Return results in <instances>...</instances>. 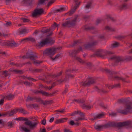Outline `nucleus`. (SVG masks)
I'll return each mask as SVG.
<instances>
[{
    "label": "nucleus",
    "mask_w": 132,
    "mask_h": 132,
    "mask_svg": "<svg viewBox=\"0 0 132 132\" xmlns=\"http://www.w3.org/2000/svg\"><path fill=\"white\" fill-rule=\"evenodd\" d=\"M124 127H127V128H132V121L128 120L118 122L109 121L103 125L95 124L94 128L97 130L100 131L103 128L106 129L111 127H116L118 129H120Z\"/></svg>",
    "instance_id": "f257e3e1"
},
{
    "label": "nucleus",
    "mask_w": 132,
    "mask_h": 132,
    "mask_svg": "<svg viewBox=\"0 0 132 132\" xmlns=\"http://www.w3.org/2000/svg\"><path fill=\"white\" fill-rule=\"evenodd\" d=\"M129 97L124 99V103L126 104V107L123 109H118L117 110L118 113L123 115L132 113V106L130 103L131 101L128 99Z\"/></svg>",
    "instance_id": "f03ea898"
},
{
    "label": "nucleus",
    "mask_w": 132,
    "mask_h": 132,
    "mask_svg": "<svg viewBox=\"0 0 132 132\" xmlns=\"http://www.w3.org/2000/svg\"><path fill=\"white\" fill-rule=\"evenodd\" d=\"M105 71L107 73L109 74V79L112 80H121L122 81L128 82L126 80V78H123L118 76H115L114 75L117 73V72L114 71H110V70L105 69Z\"/></svg>",
    "instance_id": "7ed1b4c3"
},
{
    "label": "nucleus",
    "mask_w": 132,
    "mask_h": 132,
    "mask_svg": "<svg viewBox=\"0 0 132 132\" xmlns=\"http://www.w3.org/2000/svg\"><path fill=\"white\" fill-rule=\"evenodd\" d=\"M30 90L35 94H37L39 93H41L44 96L49 97L53 96L54 95V94L58 92V90H56L53 92L52 93L50 94L48 92L44 91L43 90H37L31 89Z\"/></svg>",
    "instance_id": "20e7f679"
},
{
    "label": "nucleus",
    "mask_w": 132,
    "mask_h": 132,
    "mask_svg": "<svg viewBox=\"0 0 132 132\" xmlns=\"http://www.w3.org/2000/svg\"><path fill=\"white\" fill-rule=\"evenodd\" d=\"M78 17L79 16L78 15H75L73 19L67 21L64 23H62V26L63 27H68L75 26L76 24L77 19Z\"/></svg>",
    "instance_id": "39448f33"
},
{
    "label": "nucleus",
    "mask_w": 132,
    "mask_h": 132,
    "mask_svg": "<svg viewBox=\"0 0 132 132\" xmlns=\"http://www.w3.org/2000/svg\"><path fill=\"white\" fill-rule=\"evenodd\" d=\"M54 42L55 41L52 39L47 38L41 41L38 43V44L36 45V46L38 47H42L47 44L52 45L54 44Z\"/></svg>",
    "instance_id": "423d86ee"
},
{
    "label": "nucleus",
    "mask_w": 132,
    "mask_h": 132,
    "mask_svg": "<svg viewBox=\"0 0 132 132\" xmlns=\"http://www.w3.org/2000/svg\"><path fill=\"white\" fill-rule=\"evenodd\" d=\"M61 47L55 48L53 47L47 48L43 52V54L46 55L52 56L55 53V52L57 49H60Z\"/></svg>",
    "instance_id": "0eeeda50"
},
{
    "label": "nucleus",
    "mask_w": 132,
    "mask_h": 132,
    "mask_svg": "<svg viewBox=\"0 0 132 132\" xmlns=\"http://www.w3.org/2000/svg\"><path fill=\"white\" fill-rule=\"evenodd\" d=\"M37 55L34 54L31 51H28L26 53V55L22 57L23 59H29L30 60H34L35 58H37Z\"/></svg>",
    "instance_id": "6e6552de"
},
{
    "label": "nucleus",
    "mask_w": 132,
    "mask_h": 132,
    "mask_svg": "<svg viewBox=\"0 0 132 132\" xmlns=\"http://www.w3.org/2000/svg\"><path fill=\"white\" fill-rule=\"evenodd\" d=\"M79 53V50H70L69 52V55L72 57H73L75 59L78 60L80 63L83 62L82 60L78 57L76 56V54Z\"/></svg>",
    "instance_id": "1a4fd4ad"
},
{
    "label": "nucleus",
    "mask_w": 132,
    "mask_h": 132,
    "mask_svg": "<svg viewBox=\"0 0 132 132\" xmlns=\"http://www.w3.org/2000/svg\"><path fill=\"white\" fill-rule=\"evenodd\" d=\"M44 12V10L43 8H36L34 10L32 14V15L33 17H35L37 15H40L43 14Z\"/></svg>",
    "instance_id": "9d476101"
},
{
    "label": "nucleus",
    "mask_w": 132,
    "mask_h": 132,
    "mask_svg": "<svg viewBox=\"0 0 132 132\" xmlns=\"http://www.w3.org/2000/svg\"><path fill=\"white\" fill-rule=\"evenodd\" d=\"M39 122L36 120L32 121V122H31L30 121H26L24 123V124L29 126L31 128H35L37 125L38 123Z\"/></svg>",
    "instance_id": "9b49d317"
},
{
    "label": "nucleus",
    "mask_w": 132,
    "mask_h": 132,
    "mask_svg": "<svg viewBox=\"0 0 132 132\" xmlns=\"http://www.w3.org/2000/svg\"><path fill=\"white\" fill-rule=\"evenodd\" d=\"M98 41H95L91 43H88L87 44L84 45V47L85 49L86 50H91L92 48L96 45L98 43Z\"/></svg>",
    "instance_id": "f8f14e48"
},
{
    "label": "nucleus",
    "mask_w": 132,
    "mask_h": 132,
    "mask_svg": "<svg viewBox=\"0 0 132 132\" xmlns=\"http://www.w3.org/2000/svg\"><path fill=\"white\" fill-rule=\"evenodd\" d=\"M110 59L114 61V65H117V63H118L123 61V59L121 57L116 55L111 57Z\"/></svg>",
    "instance_id": "ddd939ff"
},
{
    "label": "nucleus",
    "mask_w": 132,
    "mask_h": 132,
    "mask_svg": "<svg viewBox=\"0 0 132 132\" xmlns=\"http://www.w3.org/2000/svg\"><path fill=\"white\" fill-rule=\"evenodd\" d=\"M105 115V114L103 112L99 113L93 116V118H91L90 120L91 121H94L103 118Z\"/></svg>",
    "instance_id": "4468645a"
},
{
    "label": "nucleus",
    "mask_w": 132,
    "mask_h": 132,
    "mask_svg": "<svg viewBox=\"0 0 132 132\" xmlns=\"http://www.w3.org/2000/svg\"><path fill=\"white\" fill-rule=\"evenodd\" d=\"M35 100L36 102H40L41 98L40 97H37L36 96L31 97L28 96L27 98L26 101L29 102L30 101H33Z\"/></svg>",
    "instance_id": "2eb2a0df"
},
{
    "label": "nucleus",
    "mask_w": 132,
    "mask_h": 132,
    "mask_svg": "<svg viewBox=\"0 0 132 132\" xmlns=\"http://www.w3.org/2000/svg\"><path fill=\"white\" fill-rule=\"evenodd\" d=\"M95 83V80L94 79H92L89 80L87 82L85 81L84 82H82V85L86 86H89L90 85L94 84Z\"/></svg>",
    "instance_id": "dca6fc26"
},
{
    "label": "nucleus",
    "mask_w": 132,
    "mask_h": 132,
    "mask_svg": "<svg viewBox=\"0 0 132 132\" xmlns=\"http://www.w3.org/2000/svg\"><path fill=\"white\" fill-rule=\"evenodd\" d=\"M13 110V111H14V112H13L14 114H16L17 111H18L24 114H26L28 113L27 111L24 109L22 108L18 109H15Z\"/></svg>",
    "instance_id": "f3484780"
},
{
    "label": "nucleus",
    "mask_w": 132,
    "mask_h": 132,
    "mask_svg": "<svg viewBox=\"0 0 132 132\" xmlns=\"http://www.w3.org/2000/svg\"><path fill=\"white\" fill-rule=\"evenodd\" d=\"M13 112H14V111H13V110H11L10 111H7L2 114V116L8 117L13 116H14Z\"/></svg>",
    "instance_id": "a211bd4d"
},
{
    "label": "nucleus",
    "mask_w": 132,
    "mask_h": 132,
    "mask_svg": "<svg viewBox=\"0 0 132 132\" xmlns=\"http://www.w3.org/2000/svg\"><path fill=\"white\" fill-rule=\"evenodd\" d=\"M128 8V4L126 3H123L120 5L119 7V9L120 11L125 10Z\"/></svg>",
    "instance_id": "6ab92c4d"
},
{
    "label": "nucleus",
    "mask_w": 132,
    "mask_h": 132,
    "mask_svg": "<svg viewBox=\"0 0 132 132\" xmlns=\"http://www.w3.org/2000/svg\"><path fill=\"white\" fill-rule=\"evenodd\" d=\"M102 57L104 56L107 55H110L113 54L114 53L113 52L110 51H108L105 50H103L102 49Z\"/></svg>",
    "instance_id": "aec40b11"
},
{
    "label": "nucleus",
    "mask_w": 132,
    "mask_h": 132,
    "mask_svg": "<svg viewBox=\"0 0 132 132\" xmlns=\"http://www.w3.org/2000/svg\"><path fill=\"white\" fill-rule=\"evenodd\" d=\"M77 8V6H74L73 8L71 9L70 11L65 14V15L68 14L69 16H71L74 14Z\"/></svg>",
    "instance_id": "412c9836"
},
{
    "label": "nucleus",
    "mask_w": 132,
    "mask_h": 132,
    "mask_svg": "<svg viewBox=\"0 0 132 132\" xmlns=\"http://www.w3.org/2000/svg\"><path fill=\"white\" fill-rule=\"evenodd\" d=\"M20 44L15 43L14 41H9V46L11 47H16L19 46Z\"/></svg>",
    "instance_id": "4be33fe9"
},
{
    "label": "nucleus",
    "mask_w": 132,
    "mask_h": 132,
    "mask_svg": "<svg viewBox=\"0 0 132 132\" xmlns=\"http://www.w3.org/2000/svg\"><path fill=\"white\" fill-rule=\"evenodd\" d=\"M102 49H99L96 52L95 54L91 55V57H95L96 55L97 56H100L102 57Z\"/></svg>",
    "instance_id": "5701e85b"
},
{
    "label": "nucleus",
    "mask_w": 132,
    "mask_h": 132,
    "mask_svg": "<svg viewBox=\"0 0 132 132\" xmlns=\"http://www.w3.org/2000/svg\"><path fill=\"white\" fill-rule=\"evenodd\" d=\"M67 118H61V119H57L55 121V123L57 124L60 123H63L65 121H66L68 119Z\"/></svg>",
    "instance_id": "b1692460"
},
{
    "label": "nucleus",
    "mask_w": 132,
    "mask_h": 132,
    "mask_svg": "<svg viewBox=\"0 0 132 132\" xmlns=\"http://www.w3.org/2000/svg\"><path fill=\"white\" fill-rule=\"evenodd\" d=\"M41 104H43L44 105L48 104H51L53 103V101L52 100L44 101L42 100L41 98V100L40 102Z\"/></svg>",
    "instance_id": "393cba45"
},
{
    "label": "nucleus",
    "mask_w": 132,
    "mask_h": 132,
    "mask_svg": "<svg viewBox=\"0 0 132 132\" xmlns=\"http://www.w3.org/2000/svg\"><path fill=\"white\" fill-rule=\"evenodd\" d=\"M34 0H23L22 2L23 3L26 4L27 5L31 6L32 5V2Z\"/></svg>",
    "instance_id": "a878e982"
},
{
    "label": "nucleus",
    "mask_w": 132,
    "mask_h": 132,
    "mask_svg": "<svg viewBox=\"0 0 132 132\" xmlns=\"http://www.w3.org/2000/svg\"><path fill=\"white\" fill-rule=\"evenodd\" d=\"M66 9V8L65 7H63L60 9L54 10L53 11L54 13L61 12L65 11Z\"/></svg>",
    "instance_id": "bb28decb"
},
{
    "label": "nucleus",
    "mask_w": 132,
    "mask_h": 132,
    "mask_svg": "<svg viewBox=\"0 0 132 132\" xmlns=\"http://www.w3.org/2000/svg\"><path fill=\"white\" fill-rule=\"evenodd\" d=\"M93 3V1L92 0H90L87 3L86 5L85 6L86 9H88L90 8Z\"/></svg>",
    "instance_id": "cd10ccee"
},
{
    "label": "nucleus",
    "mask_w": 132,
    "mask_h": 132,
    "mask_svg": "<svg viewBox=\"0 0 132 132\" xmlns=\"http://www.w3.org/2000/svg\"><path fill=\"white\" fill-rule=\"evenodd\" d=\"M80 106L83 109L89 110L91 109V106L86 105L85 103L83 104H81Z\"/></svg>",
    "instance_id": "c85d7f7f"
},
{
    "label": "nucleus",
    "mask_w": 132,
    "mask_h": 132,
    "mask_svg": "<svg viewBox=\"0 0 132 132\" xmlns=\"http://www.w3.org/2000/svg\"><path fill=\"white\" fill-rule=\"evenodd\" d=\"M14 95L11 94H10L6 96L5 98L8 100H12L14 98Z\"/></svg>",
    "instance_id": "c756f323"
},
{
    "label": "nucleus",
    "mask_w": 132,
    "mask_h": 132,
    "mask_svg": "<svg viewBox=\"0 0 132 132\" xmlns=\"http://www.w3.org/2000/svg\"><path fill=\"white\" fill-rule=\"evenodd\" d=\"M94 88L96 91L100 93H107V91H105L103 89H99L97 86H95Z\"/></svg>",
    "instance_id": "7c9ffc66"
},
{
    "label": "nucleus",
    "mask_w": 132,
    "mask_h": 132,
    "mask_svg": "<svg viewBox=\"0 0 132 132\" xmlns=\"http://www.w3.org/2000/svg\"><path fill=\"white\" fill-rule=\"evenodd\" d=\"M120 84H114L113 85H109L108 87V88H111V89L113 88H117L119 87H120Z\"/></svg>",
    "instance_id": "2f4dec72"
},
{
    "label": "nucleus",
    "mask_w": 132,
    "mask_h": 132,
    "mask_svg": "<svg viewBox=\"0 0 132 132\" xmlns=\"http://www.w3.org/2000/svg\"><path fill=\"white\" fill-rule=\"evenodd\" d=\"M119 46V43L117 42H115L111 45V47L112 48H116Z\"/></svg>",
    "instance_id": "473e14b6"
},
{
    "label": "nucleus",
    "mask_w": 132,
    "mask_h": 132,
    "mask_svg": "<svg viewBox=\"0 0 132 132\" xmlns=\"http://www.w3.org/2000/svg\"><path fill=\"white\" fill-rule=\"evenodd\" d=\"M20 20H22L24 23L29 22H30V20L25 18L22 17L20 18Z\"/></svg>",
    "instance_id": "72a5a7b5"
},
{
    "label": "nucleus",
    "mask_w": 132,
    "mask_h": 132,
    "mask_svg": "<svg viewBox=\"0 0 132 132\" xmlns=\"http://www.w3.org/2000/svg\"><path fill=\"white\" fill-rule=\"evenodd\" d=\"M95 29L94 27H86L84 28V29L86 31L88 30H93Z\"/></svg>",
    "instance_id": "f704fd0d"
},
{
    "label": "nucleus",
    "mask_w": 132,
    "mask_h": 132,
    "mask_svg": "<svg viewBox=\"0 0 132 132\" xmlns=\"http://www.w3.org/2000/svg\"><path fill=\"white\" fill-rule=\"evenodd\" d=\"M55 112H58L57 113V114H59V113H64L65 111L64 109H62L61 110H55Z\"/></svg>",
    "instance_id": "c9c22d12"
},
{
    "label": "nucleus",
    "mask_w": 132,
    "mask_h": 132,
    "mask_svg": "<svg viewBox=\"0 0 132 132\" xmlns=\"http://www.w3.org/2000/svg\"><path fill=\"white\" fill-rule=\"evenodd\" d=\"M35 58V59L34 60V64H35V65H37V64H39L40 63H42V61H39L37 60H35V59H37Z\"/></svg>",
    "instance_id": "e433bc0d"
},
{
    "label": "nucleus",
    "mask_w": 132,
    "mask_h": 132,
    "mask_svg": "<svg viewBox=\"0 0 132 132\" xmlns=\"http://www.w3.org/2000/svg\"><path fill=\"white\" fill-rule=\"evenodd\" d=\"M74 2L76 5L75 6H77V8L79 6L80 4V2H78V0H73Z\"/></svg>",
    "instance_id": "4c0bfd02"
},
{
    "label": "nucleus",
    "mask_w": 132,
    "mask_h": 132,
    "mask_svg": "<svg viewBox=\"0 0 132 132\" xmlns=\"http://www.w3.org/2000/svg\"><path fill=\"white\" fill-rule=\"evenodd\" d=\"M14 125V124L12 122H9L7 123V126L9 127L10 128H11Z\"/></svg>",
    "instance_id": "58836bf2"
},
{
    "label": "nucleus",
    "mask_w": 132,
    "mask_h": 132,
    "mask_svg": "<svg viewBox=\"0 0 132 132\" xmlns=\"http://www.w3.org/2000/svg\"><path fill=\"white\" fill-rule=\"evenodd\" d=\"M80 43V41L79 40L74 41L73 44L71 46H76L77 45H78Z\"/></svg>",
    "instance_id": "ea45409f"
},
{
    "label": "nucleus",
    "mask_w": 132,
    "mask_h": 132,
    "mask_svg": "<svg viewBox=\"0 0 132 132\" xmlns=\"http://www.w3.org/2000/svg\"><path fill=\"white\" fill-rule=\"evenodd\" d=\"M24 84L26 86H31L32 84V83H30V82H28V81H26L24 82Z\"/></svg>",
    "instance_id": "a19ab883"
},
{
    "label": "nucleus",
    "mask_w": 132,
    "mask_h": 132,
    "mask_svg": "<svg viewBox=\"0 0 132 132\" xmlns=\"http://www.w3.org/2000/svg\"><path fill=\"white\" fill-rule=\"evenodd\" d=\"M27 41H31L32 42H34L35 41V39L32 37H30L27 38Z\"/></svg>",
    "instance_id": "79ce46f5"
},
{
    "label": "nucleus",
    "mask_w": 132,
    "mask_h": 132,
    "mask_svg": "<svg viewBox=\"0 0 132 132\" xmlns=\"http://www.w3.org/2000/svg\"><path fill=\"white\" fill-rule=\"evenodd\" d=\"M27 30L26 29H24L20 31V34H25L27 32Z\"/></svg>",
    "instance_id": "37998d69"
},
{
    "label": "nucleus",
    "mask_w": 132,
    "mask_h": 132,
    "mask_svg": "<svg viewBox=\"0 0 132 132\" xmlns=\"http://www.w3.org/2000/svg\"><path fill=\"white\" fill-rule=\"evenodd\" d=\"M50 29H46V30H44L43 29L42 30V32L43 34L46 33L48 32H50Z\"/></svg>",
    "instance_id": "c03bdc74"
},
{
    "label": "nucleus",
    "mask_w": 132,
    "mask_h": 132,
    "mask_svg": "<svg viewBox=\"0 0 132 132\" xmlns=\"http://www.w3.org/2000/svg\"><path fill=\"white\" fill-rule=\"evenodd\" d=\"M126 37V36H119L117 37V38L118 39H121L125 38Z\"/></svg>",
    "instance_id": "a18cd8bd"
},
{
    "label": "nucleus",
    "mask_w": 132,
    "mask_h": 132,
    "mask_svg": "<svg viewBox=\"0 0 132 132\" xmlns=\"http://www.w3.org/2000/svg\"><path fill=\"white\" fill-rule=\"evenodd\" d=\"M106 19H110L112 21H115V19H114L113 18L111 17L110 15H107V16Z\"/></svg>",
    "instance_id": "49530a36"
},
{
    "label": "nucleus",
    "mask_w": 132,
    "mask_h": 132,
    "mask_svg": "<svg viewBox=\"0 0 132 132\" xmlns=\"http://www.w3.org/2000/svg\"><path fill=\"white\" fill-rule=\"evenodd\" d=\"M42 70V69H34L33 70V72H40Z\"/></svg>",
    "instance_id": "de8ad7c7"
},
{
    "label": "nucleus",
    "mask_w": 132,
    "mask_h": 132,
    "mask_svg": "<svg viewBox=\"0 0 132 132\" xmlns=\"http://www.w3.org/2000/svg\"><path fill=\"white\" fill-rule=\"evenodd\" d=\"M55 0H51L47 4V6H49L54 3L55 1Z\"/></svg>",
    "instance_id": "09e8293b"
},
{
    "label": "nucleus",
    "mask_w": 132,
    "mask_h": 132,
    "mask_svg": "<svg viewBox=\"0 0 132 132\" xmlns=\"http://www.w3.org/2000/svg\"><path fill=\"white\" fill-rule=\"evenodd\" d=\"M15 72L17 74L19 73L21 74H22L23 73L22 70L16 69H15Z\"/></svg>",
    "instance_id": "8fccbe9b"
},
{
    "label": "nucleus",
    "mask_w": 132,
    "mask_h": 132,
    "mask_svg": "<svg viewBox=\"0 0 132 132\" xmlns=\"http://www.w3.org/2000/svg\"><path fill=\"white\" fill-rule=\"evenodd\" d=\"M21 129L25 132H30V130L28 129L27 128H24L23 127H21Z\"/></svg>",
    "instance_id": "3c124183"
},
{
    "label": "nucleus",
    "mask_w": 132,
    "mask_h": 132,
    "mask_svg": "<svg viewBox=\"0 0 132 132\" xmlns=\"http://www.w3.org/2000/svg\"><path fill=\"white\" fill-rule=\"evenodd\" d=\"M126 60L128 61L132 60V56H127L126 58Z\"/></svg>",
    "instance_id": "603ef678"
},
{
    "label": "nucleus",
    "mask_w": 132,
    "mask_h": 132,
    "mask_svg": "<svg viewBox=\"0 0 132 132\" xmlns=\"http://www.w3.org/2000/svg\"><path fill=\"white\" fill-rule=\"evenodd\" d=\"M46 1V0H39L38 4L39 5L42 4L44 3L45 1Z\"/></svg>",
    "instance_id": "864d4df0"
},
{
    "label": "nucleus",
    "mask_w": 132,
    "mask_h": 132,
    "mask_svg": "<svg viewBox=\"0 0 132 132\" xmlns=\"http://www.w3.org/2000/svg\"><path fill=\"white\" fill-rule=\"evenodd\" d=\"M105 28L106 30H110L112 31H114V29H113L111 27L109 26L106 27Z\"/></svg>",
    "instance_id": "5fc2aeb1"
},
{
    "label": "nucleus",
    "mask_w": 132,
    "mask_h": 132,
    "mask_svg": "<svg viewBox=\"0 0 132 132\" xmlns=\"http://www.w3.org/2000/svg\"><path fill=\"white\" fill-rule=\"evenodd\" d=\"M124 99H120L118 100V102L120 103H124Z\"/></svg>",
    "instance_id": "6e6d98bb"
},
{
    "label": "nucleus",
    "mask_w": 132,
    "mask_h": 132,
    "mask_svg": "<svg viewBox=\"0 0 132 132\" xmlns=\"http://www.w3.org/2000/svg\"><path fill=\"white\" fill-rule=\"evenodd\" d=\"M32 106L34 109L36 108H38L39 107V105H38L36 103L32 104Z\"/></svg>",
    "instance_id": "4d7b16f0"
},
{
    "label": "nucleus",
    "mask_w": 132,
    "mask_h": 132,
    "mask_svg": "<svg viewBox=\"0 0 132 132\" xmlns=\"http://www.w3.org/2000/svg\"><path fill=\"white\" fill-rule=\"evenodd\" d=\"M78 111H74L71 114L70 116H75L76 114H78Z\"/></svg>",
    "instance_id": "13d9d810"
},
{
    "label": "nucleus",
    "mask_w": 132,
    "mask_h": 132,
    "mask_svg": "<svg viewBox=\"0 0 132 132\" xmlns=\"http://www.w3.org/2000/svg\"><path fill=\"white\" fill-rule=\"evenodd\" d=\"M60 54H57L55 56V57L52 58V57H51V58L53 60L56 59H58L59 57H60Z\"/></svg>",
    "instance_id": "bf43d9fd"
},
{
    "label": "nucleus",
    "mask_w": 132,
    "mask_h": 132,
    "mask_svg": "<svg viewBox=\"0 0 132 132\" xmlns=\"http://www.w3.org/2000/svg\"><path fill=\"white\" fill-rule=\"evenodd\" d=\"M5 25L6 27H8L11 26L12 25V24L11 22L9 21L7 22L5 24Z\"/></svg>",
    "instance_id": "052dcab7"
},
{
    "label": "nucleus",
    "mask_w": 132,
    "mask_h": 132,
    "mask_svg": "<svg viewBox=\"0 0 132 132\" xmlns=\"http://www.w3.org/2000/svg\"><path fill=\"white\" fill-rule=\"evenodd\" d=\"M41 124L44 125H45L46 123V120H45V118H44L43 120L41 121Z\"/></svg>",
    "instance_id": "680f3d73"
},
{
    "label": "nucleus",
    "mask_w": 132,
    "mask_h": 132,
    "mask_svg": "<svg viewBox=\"0 0 132 132\" xmlns=\"http://www.w3.org/2000/svg\"><path fill=\"white\" fill-rule=\"evenodd\" d=\"M78 114H79L80 116L82 117L84 116L85 114L81 112L80 111H78Z\"/></svg>",
    "instance_id": "e2e57ef3"
},
{
    "label": "nucleus",
    "mask_w": 132,
    "mask_h": 132,
    "mask_svg": "<svg viewBox=\"0 0 132 132\" xmlns=\"http://www.w3.org/2000/svg\"><path fill=\"white\" fill-rule=\"evenodd\" d=\"M27 41V38H25L24 39H21L20 40V43H22V42H25Z\"/></svg>",
    "instance_id": "0e129e2a"
},
{
    "label": "nucleus",
    "mask_w": 132,
    "mask_h": 132,
    "mask_svg": "<svg viewBox=\"0 0 132 132\" xmlns=\"http://www.w3.org/2000/svg\"><path fill=\"white\" fill-rule=\"evenodd\" d=\"M5 97H4L2 99L0 100V105H2L3 104L4 100Z\"/></svg>",
    "instance_id": "69168bd1"
},
{
    "label": "nucleus",
    "mask_w": 132,
    "mask_h": 132,
    "mask_svg": "<svg viewBox=\"0 0 132 132\" xmlns=\"http://www.w3.org/2000/svg\"><path fill=\"white\" fill-rule=\"evenodd\" d=\"M79 103H81V104H83L85 103V100L83 99H79Z\"/></svg>",
    "instance_id": "338daca9"
},
{
    "label": "nucleus",
    "mask_w": 132,
    "mask_h": 132,
    "mask_svg": "<svg viewBox=\"0 0 132 132\" xmlns=\"http://www.w3.org/2000/svg\"><path fill=\"white\" fill-rule=\"evenodd\" d=\"M69 124L70 125L73 126L75 125V122L73 120H70L69 122Z\"/></svg>",
    "instance_id": "774afa93"
}]
</instances>
